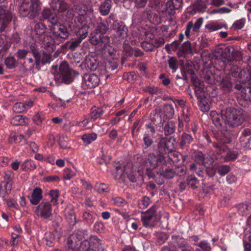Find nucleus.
Returning a JSON list of instances; mask_svg holds the SVG:
<instances>
[{
	"label": "nucleus",
	"instance_id": "f257e3e1",
	"mask_svg": "<svg viewBox=\"0 0 251 251\" xmlns=\"http://www.w3.org/2000/svg\"><path fill=\"white\" fill-rule=\"evenodd\" d=\"M221 112L224 116L225 124L229 127H238L241 126L245 120L243 111L234 107H224L221 110Z\"/></svg>",
	"mask_w": 251,
	"mask_h": 251
},
{
	"label": "nucleus",
	"instance_id": "f03ea898",
	"mask_svg": "<svg viewBox=\"0 0 251 251\" xmlns=\"http://www.w3.org/2000/svg\"><path fill=\"white\" fill-rule=\"evenodd\" d=\"M41 4L39 0H24L19 7L20 14L23 17L29 15L30 18H34L41 10Z\"/></svg>",
	"mask_w": 251,
	"mask_h": 251
},
{
	"label": "nucleus",
	"instance_id": "7ed1b4c3",
	"mask_svg": "<svg viewBox=\"0 0 251 251\" xmlns=\"http://www.w3.org/2000/svg\"><path fill=\"white\" fill-rule=\"evenodd\" d=\"M174 141H175V138L171 136L169 138L162 137L159 138L157 144L156 151L158 154L161 157L160 160H166L165 155L169 154L172 151L175 150Z\"/></svg>",
	"mask_w": 251,
	"mask_h": 251
},
{
	"label": "nucleus",
	"instance_id": "20e7f679",
	"mask_svg": "<svg viewBox=\"0 0 251 251\" xmlns=\"http://www.w3.org/2000/svg\"><path fill=\"white\" fill-rule=\"evenodd\" d=\"M29 51L32 53L33 57L36 60L37 64L41 66L47 63H50L52 60L51 53L53 52L50 50L49 52L43 51L41 53L39 51L38 46L35 43H32L29 46Z\"/></svg>",
	"mask_w": 251,
	"mask_h": 251
},
{
	"label": "nucleus",
	"instance_id": "39448f33",
	"mask_svg": "<svg viewBox=\"0 0 251 251\" xmlns=\"http://www.w3.org/2000/svg\"><path fill=\"white\" fill-rule=\"evenodd\" d=\"M141 221L146 227H153L160 220V217L157 213L156 208L152 206L149 210L142 213Z\"/></svg>",
	"mask_w": 251,
	"mask_h": 251
},
{
	"label": "nucleus",
	"instance_id": "423d86ee",
	"mask_svg": "<svg viewBox=\"0 0 251 251\" xmlns=\"http://www.w3.org/2000/svg\"><path fill=\"white\" fill-rule=\"evenodd\" d=\"M50 29L56 40L63 41L69 36L70 33L68 28L60 23L54 22L50 26Z\"/></svg>",
	"mask_w": 251,
	"mask_h": 251
},
{
	"label": "nucleus",
	"instance_id": "0eeeda50",
	"mask_svg": "<svg viewBox=\"0 0 251 251\" xmlns=\"http://www.w3.org/2000/svg\"><path fill=\"white\" fill-rule=\"evenodd\" d=\"M90 43L94 46H98L100 50H105L109 45L110 38L93 31L90 36Z\"/></svg>",
	"mask_w": 251,
	"mask_h": 251
},
{
	"label": "nucleus",
	"instance_id": "6e6552de",
	"mask_svg": "<svg viewBox=\"0 0 251 251\" xmlns=\"http://www.w3.org/2000/svg\"><path fill=\"white\" fill-rule=\"evenodd\" d=\"M59 76L61 82L66 84H69L73 82V71L71 69L69 63L67 61L62 62L59 68Z\"/></svg>",
	"mask_w": 251,
	"mask_h": 251
},
{
	"label": "nucleus",
	"instance_id": "1a4fd4ad",
	"mask_svg": "<svg viewBox=\"0 0 251 251\" xmlns=\"http://www.w3.org/2000/svg\"><path fill=\"white\" fill-rule=\"evenodd\" d=\"M37 216L44 219H50L52 217V206L49 202H41L35 210Z\"/></svg>",
	"mask_w": 251,
	"mask_h": 251
},
{
	"label": "nucleus",
	"instance_id": "9d476101",
	"mask_svg": "<svg viewBox=\"0 0 251 251\" xmlns=\"http://www.w3.org/2000/svg\"><path fill=\"white\" fill-rule=\"evenodd\" d=\"M111 28L115 31V36L119 40H123L127 36L128 29L123 22L114 21L111 24Z\"/></svg>",
	"mask_w": 251,
	"mask_h": 251
},
{
	"label": "nucleus",
	"instance_id": "9b49d317",
	"mask_svg": "<svg viewBox=\"0 0 251 251\" xmlns=\"http://www.w3.org/2000/svg\"><path fill=\"white\" fill-rule=\"evenodd\" d=\"M214 137L223 144H229L232 141L230 131L226 127L213 132Z\"/></svg>",
	"mask_w": 251,
	"mask_h": 251
},
{
	"label": "nucleus",
	"instance_id": "f8f14e48",
	"mask_svg": "<svg viewBox=\"0 0 251 251\" xmlns=\"http://www.w3.org/2000/svg\"><path fill=\"white\" fill-rule=\"evenodd\" d=\"M161 157L158 154L156 156L154 153L150 152L145 160V167L156 168L158 165L165 164L166 160H160Z\"/></svg>",
	"mask_w": 251,
	"mask_h": 251
},
{
	"label": "nucleus",
	"instance_id": "ddd939ff",
	"mask_svg": "<svg viewBox=\"0 0 251 251\" xmlns=\"http://www.w3.org/2000/svg\"><path fill=\"white\" fill-rule=\"evenodd\" d=\"M83 79L86 85L89 88L96 87L100 82V78L96 74H85L83 76Z\"/></svg>",
	"mask_w": 251,
	"mask_h": 251
},
{
	"label": "nucleus",
	"instance_id": "4468645a",
	"mask_svg": "<svg viewBox=\"0 0 251 251\" xmlns=\"http://www.w3.org/2000/svg\"><path fill=\"white\" fill-rule=\"evenodd\" d=\"M12 20V15L6 12L3 6H0V26L1 30H4Z\"/></svg>",
	"mask_w": 251,
	"mask_h": 251
},
{
	"label": "nucleus",
	"instance_id": "2eb2a0df",
	"mask_svg": "<svg viewBox=\"0 0 251 251\" xmlns=\"http://www.w3.org/2000/svg\"><path fill=\"white\" fill-rule=\"evenodd\" d=\"M34 66L38 71L41 69V66L37 64L36 60H34L32 57L27 58L22 64V72L25 73L31 71L33 70Z\"/></svg>",
	"mask_w": 251,
	"mask_h": 251
},
{
	"label": "nucleus",
	"instance_id": "dca6fc26",
	"mask_svg": "<svg viewBox=\"0 0 251 251\" xmlns=\"http://www.w3.org/2000/svg\"><path fill=\"white\" fill-rule=\"evenodd\" d=\"M187 243L185 240L178 236H173L171 241L169 243L170 247H172L176 251H181L182 249H186Z\"/></svg>",
	"mask_w": 251,
	"mask_h": 251
},
{
	"label": "nucleus",
	"instance_id": "f3484780",
	"mask_svg": "<svg viewBox=\"0 0 251 251\" xmlns=\"http://www.w3.org/2000/svg\"><path fill=\"white\" fill-rule=\"evenodd\" d=\"M210 117L213 123L217 127H222L223 124H225L224 116H223L221 111L218 113L216 111H211Z\"/></svg>",
	"mask_w": 251,
	"mask_h": 251
},
{
	"label": "nucleus",
	"instance_id": "a211bd4d",
	"mask_svg": "<svg viewBox=\"0 0 251 251\" xmlns=\"http://www.w3.org/2000/svg\"><path fill=\"white\" fill-rule=\"evenodd\" d=\"M162 166L159 168L158 174L166 179H172L175 176L174 169L170 167H167V164L165 162L161 164Z\"/></svg>",
	"mask_w": 251,
	"mask_h": 251
},
{
	"label": "nucleus",
	"instance_id": "6ab92c4d",
	"mask_svg": "<svg viewBox=\"0 0 251 251\" xmlns=\"http://www.w3.org/2000/svg\"><path fill=\"white\" fill-rule=\"evenodd\" d=\"M84 65L86 69L87 68L91 71H95L98 68L99 63L94 56L88 54L85 57Z\"/></svg>",
	"mask_w": 251,
	"mask_h": 251
},
{
	"label": "nucleus",
	"instance_id": "aec40b11",
	"mask_svg": "<svg viewBox=\"0 0 251 251\" xmlns=\"http://www.w3.org/2000/svg\"><path fill=\"white\" fill-rule=\"evenodd\" d=\"M83 63L81 61L79 58L77 57H74L71 59V69L75 75H78L79 72L83 70Z\"/></svg>",
	"mask_w": 251,
	"mask_h": 251
},
{
	"label": "nucleus",
	"instance_id": "412c9836",
	"mask_svg": "<svg viewBox=\"0 0 251 251\" xmlns=\"http://www.w3.org/2000/svg\"><path fill=\"white\" fill-rule=\"evenodd\" d=\"M72 2L75 7V10L78 15L84 16L86 14V10L83 8L82 6L79 5V4L83 5L84 7L85 6L87 10L93 11L92 7L90 9L88 6L84 5L83 3L86 2V1L83 0H73Z\"/></svg>",
	"mask_w": 251,
	"mask_h": 251
},
{
	"label": "nucleus",
	"instance_id": "4be33fe9",
	"mask_svg": "<svg viewBox=\"0 0 251 251\" xmlns=\"http://www.w3.org/2000/svg\"><path fill=\"white\" fill-rule=\"evenodd\" d=\"M238 78L242 83L251 81V68H246L241 70Z\"/></svg>",
	"mask_w": 251,
	"mask_h": 251
},
{
	"label": "nucleus",
	"instance_id": "5701e85b",
	"mask_svg": "<svg viewBox=\"0 0 251 251\" xmlns=\"http://www.w3.org/2000/svg\"><path fill=\"white\" fill-rule=\"evenodd\" d=\"M154 142L151 136L148 134H145L143 138L142 148L144 153L148 151L149 149L154 146Z\"/></svg>",
	"mask_w": 251,
	"mask_h": 251
},
{
	"label": "nucleus",
	"instance_id": "b1692460",
	"mask_svg": "<svg viewBox=\"0 0 251 251\" xmlns=\"http://www.w3.org/2000/svg\"><path fill=\"white\" fill-rule=\"evenodd\" d=\"M192 52L191 44L189 41L185 42L179 48L177 55L179 57H184L188 53Z\"/></svg>",
	"mask_w": 251,
	"mask_h": 251
},
{
	"label": "nucleus",
	"instance_id": "393cba45",
	"mask_svg": "<svg viewBox=\"0 0 251 251\" xmlns=\"http://www.w3.org/2000/svg\"><path fill=\"white\" fill-rule=\"evenodd\" d=\"M163 111L161 106H157L151 114V121L156 124L161 123L162 120Z\"/></svg>",
	"mask_w": 251,
	"mask_h": 251
},
{
	"label": "nucleus",
	"instance_id": "a878e982",
	"mask_svg": "<svg viewBox=\"0 0 251 251\" xmlns=\"http://www.w3.org/2000/svg\"><path fill=\"white\" fill-rule=\"evenodd\" d=\"M42 199V191L40 188H35L30 199V202L34 205L37 204Z\"/></svg>",
	"mask_w": 251,
	"mask_h": 251
},
{
	"label": "nucleus",
	"instance_id": "bb28decb",
	"mask_svg": "<svg viewBox=\"0 0 251 251\" xmlns=\"http://www.w3.org/2000/svg\"><path fill=\"white\" fill-rule=\"evenodd\" d=\"M233 46H229L225 48H220L215 52L219 55L222 59H226L228 61L231 51L233 50Z\"/></svg>",
	"mask_w": 251,
	"mask_h": 251
},
{
	"label": "nucleus",
	"instance_id": "cd10ccee",
	"mask_svg": "<svg viewBox=\"0 0 251 251\" xmlns=\"http://www.w3.org/2000/svg\"><path fill=\"white\" fill-rule=\"evenodd\" d=\"M220 87L225 93H228L232 90V84L229 78H223L220 83Z\"/></svg>",
	"mask_w": 251,
	"mask_h": 251
},
{
	"label": "nucleus",
	"instance_id": "c85d7f7f",
	"mask_svg": "<svg viewBox=\"0 0 251 251\" xmlns=\"http://www.w3.org/2000/svg\"><path fill=\"white\" fill-rule=\"evenodd\" d=\"M111 3V0H105L101 3L99 7V11L101 15L106 16L109 13L112 6Z\"/></svg>",
	"mask_w": 251,
	"mask_h": 251
},
{
	"label": "nucleus",
	"instance_id": "c756f323",
	"mask_svg": "<svg viewBox=\"0 0 251 251\" xmlns=\"http://www.w3.org/2000/svg\"><path fill=\"white\" fill-rule=\"evenodd\" d=\"M76 236H70L68 238L66 248L70 250L79 251V242L76 240Z\"/></svg>",
	"mask_w": 251,
	"mask_h": 251
},
{
	"label": "nucleus",
	"instance_id": "7c9ffc66",
	"mask_svg": "<svg viewBox=\"0 0 251 251\" xmlns=\"http://www.w3.org/2000/svg\"><path fill=\"white\" fill-rule=\"evenodd\" d=\"M118 64L114 61H109L106 62L105 65V71L109 75L107 76L108 77L110 75H112L117 72Z\"/></svg>",
	"mask_w": 251,
	"mask_h": 251
},
{
	"label": "nucleus",
	"instance_id": "2f4dec72",
	"mask_svg": "<svg viewBox=\"0 0 251 251\" xmlns=\"http://www.w3.org/2000/svg\"><path fill=\"white\" fill-rule=\"evenodd\" d=\"M90 245L95 251H104V250L101 246L100 240L97 236H93L91 237Z\"/></svg>",
	"mask_w": 251,
	"mask_h": 251
},
{
	"label": "nucleus",
	"instance_id": "473e14b6",
	"mask_svg": "<svg viewBox=\"0 0 251 251\" xmlns=\"http://www.w3.org/2000/svg\"><path fill=\"white\" fill-rule=\"evenodd\" d=\"M41 17L44 19H49L52 24L56 22V16L49 8H45L42 11Z\"/></svg>",
	"mask_w": 251,
	"mask_h": 251
},
{
	"label": "nucleus",
	"instance_id": "72a5a7b5",
	"mask_svg": "<svg viewBox=\"0 0 251 251\" xmlns=\"http://www.w3.org/2000/svg\"><path fill=\"white\" fill-rule=\"evenodd\" d=\"M14 178V174L11 171H7L5 172L4 176V186H8V189L12 187L13 184V179Z\"/></svg>",
	"mask_w": 251,
	"mask_h": 251
},
{
	"label": "nucleus",
	"instance_id": "f704fd0d",
	"mask_svg": "<svg viewBox=\"0 0 251 251\" xmlns=\"http://www.w3.org/2000/svg\"><path fill=\"white\" fill-rule=\"evenodd\" d=\"M82 41L78 37L73 38L65 43V46L71 51H75L76 48L80 46Z\"/></svg>",
	"mask_w": 251,
	"mask_h": 251
},
{
	"label": "nucleus",
	"instance_id": "c9c22d12",
	"mask_svg": "<svg viewBox=\"0 0 251 251\" xmlns=\"http://www.w3.org/2000/svg\"><path fill=\"white\" fill-rule=\"evenodd\" d=\"M176 124L173 121H170L166 123L163 127L165 136H169L173 134L176 131Z\"/></svg>",
	"mask_w": 251,
	"mask_h": 251
},
{
	"label": "nucleus",
	"instance_id": "e433bc0d",
	"mask_svg": "<svg viewBox=\"0 0 251 251\" xmlns=\"http://www.w3.org/2000/svg\"><path fill=\"white\" fill-rule=\"evenodd\" d=\"M233 51H231L228 61H240L242 59V54L240 50L234 46L233 47Z\"/></svg>",
	"mask_w": 251,
	"mask_h": 251
},
{
	"label": "nucleus",
	"instance_id": "4c0bfd02",
	"mask_svg": "<svg viewBox=\"0 0 251 251\" xmlns=\"http://www.w3.org/2000/svg\"><path fill=\"white\" fill-rule=\"evenodd\" d=\"M186 183L188 186L195 189L198 187L199 180L194 175H190L186 178Z\"/></svg>",
	"mask_w": 251,
	"mask_h": 251
},
{
	"label": "nucleus",
	"instance_id": "58836bf2",
	"mask_svg": "<svg viewBox=\"0 0 251 251\" xmlns=\"http://www.w3.org/2000/svg\"><path fill=\"white\" fill-rule=\"evenodd\" d=\"M194 157L195 162L199 165L205 166L206 164L208 163L205 157V154H204L201 151H198L196 152L195 153Z\"/></svg>",
	"mask_w": 251,
	"mask_h": 251
},
{
	"label": "nucleus",
	"instance_id": "ea45409f",
	"mask_svg": "<svg viewBox=\"0 0 251 251\" xmlns=\"http://www.w3.org/2000/svg\"><path fill=\"white\" fill-rule=\"evenodd\" d=\"M193 141V137L188 134L183 132L180 137V145L181 147L191 144Z\"/></svg>",
	"mask_w": 251,
	"mask_h": 251
},
{
	"label": "nucleus",
	"instance_id": "a19ab883",
	"mask_svg": "<svg viewBox=\"0 0 251 251\" xmlns=\"http://www.w3.org/2000/svg\"><path fill=\"white\" fill-rule=\"evenodd\" d=\"M34 30L37 35L41 36L47 32V27L44 23L39 22L35 25Z\"/></svg>",
	"mask_w": 251,
	"mask_h": 251
},
{
	"label": "nucleus",
	"instance_id": "79ce46f5",
	"mask_svg": "<svg viewBox=\"0 0 251 251\" xmlns=\"http://www.w3.org/2000/svg\"><path fill=\"white\" fill-rule=\"evenodd\" d=\"M4 63L9 69L15 68L18 65V61L13 56L8 57L5 59Z\"/></svg>",
	"mask_w": 251,
	"mask_h": 251
},
{
	"label": "nucleus",
	"instance_id": "37998d69",
	"mask_svg": "<svg viewBox=\"0 0 251 251\" xmlns=\"http://www.w3.org/2000/svg\"><path fill=\"white\" fill-rule=\"evenodd\" d=\"M42 42L46 48H50L51 50L50 51H53V47L54 43V38L49 35H45L43 38Z\"/></svg>",
	"mask_w": 251,
	"mask_h": 251
},
{
	"label": "nucleus",
	"instance_id": "c03bdc74",
	"mask_svg": "<svg viewBox=\"0 0 251 251\" xmlns=\"http://www.w3.org/2000/svg\"><path fill=\"white\" fill-rule=\"evenodd\" d=\"M163 111L165 116L167 118H172L175 113L174 105L172 104H165L163 107Z\"/></svg>",
	"mask_w": 251,
	"mask_h": 251
},
{
	"label": "nucleus",
	"instance_id": "a18cd8bd",
	"mask_svg": "<svg viewBox=\"0 0 251 251\" xmlns=\"http://www.w3.org/2000/svg\"><path fill=\"white\" fill-rule=\"evenodd\" d=\"M193 6L195 9L201 13H203L207 8L205 2L203 0H196Z\"/></svg>",
	"mask_w": 251,
	"mask_h": 251
},
{
	"label": "nucleus",
	"instance_id": "49530a36",
	"mask_svg": "<svg viewBox=\"0 0 251 251\" xmlns=\"http://www.w3.org/2000/svg\"><path fill=\"white\" fill-rule=\"evenodd\" d=\"M169 59L168 60L169 67L172 70V72H175L178 68V61L175 57L169 56Z\"/></svg>",
	"mask_w": 251,
	"mask_h": 251
},
{
	"label": "nucleus",
	"instance_id": "de8ad7c7",
	"mask_svg": "<svg viewBox=\"0 0 251 251\" xmlns=\"http://www.w3.org/2000/svg\"><path fill=\"white\" fill-rule=\"evenodd\" d=\"M97 138V135L95 133L84 134L81 137L82 140L86 145L96 140Z\"/></svg>",
	"mask_w": 251,
	"mask_h": 251
},
{
	"label": "nucleus",
	"instance_id": "09e8293b",
	"mask_svg": "<svg viewBox=\"0 0 251 251\" xmlns=\"http://www.w3.org/2000/svg\"><path fill=\"white\" fill-rule=\"evenodd\" d=\"M141 46L147 52H151L153 50L154 48H155L153 40H151V41H144L141 43Z\"/></svg>",
	"mask_w": 251,
	"mask_h": 251
},
{
	"label": "nucleus",
	"instance_id": "8fccbe9b",
	"mask_svg": "<svg viewBox=\"0 0 251 251\" xmlns=\"http://www.w3.org/2000/svg\"><path fill=\"white\" fill-rule=\"evenodd\" d=\"M104 113V111L100 108L94 107L91 110L90 117L91 119L95 120L101 117Z\"/></svg>",
	"mask_w": 251,
	"mask_h": 251
},
{
	"label": "nucleus",
	"instance_id": "3c124183",
	"mask_svg": "<svg viewBox=\"0 0 251 251\" xmlns=\"http://www.w3.org/2000/svg\"><path fill=\"white\" fill-rule=\"evenodd\" d=\"M205 27L207 29L209 32H212L220 29L223 27L226 28L227 26L226 25H222L217 23H211L206 25Z\"/></svg>",
	"mask_w": 251,
	"mask_h": 251
},
{
	"label": "nucleus",
	"instance_id": "603ef678",
	"mask_svg": "<svg viewBox=\"0 0 251 251\" xmlns=\"http://www.w3.org/2000/svg\"><path fill=\"white\" fill-rule=\"evenodd\" d=\"M27 118L23 115H16L11 120V123L14 126L22 125L25 123V120Z\"/></svg>",
	"mask_w": 251,
	"mask_h": 251
},
{
	"label": "nucleus",
	"instance_id": "864d4df0",
	"mask_svg": "<svg viewBox=\"0 0 251 251\" xmlns=\"http://www.w3.org/2000/svg\"><path fill=\"white\" fill-rule=\"evenodd\" d=\"M66 218L68 223L71 225H75L76 223L75 213L73 209H70L66 214Z\"/></svg>",
	"mask_w": 251,
	"mask_h": 251
},
{
	"label": "nucleus",
	"instance_id": "5fc2aeb1",
	"mask_svg": "<svg viewBox=\"0 0 251 251\" xmlns=\"http://www.w3.org/2000/svg\"><path fill=\"white\" fill-rule=\"evenodd\" d=\"M108 30V27L104 23H100L95 30L93 31L100 35H103Z\"/></svg>",
	"mask_w": 251,
	"mask_h": 251
},
{
	"label": "nucleus",
	"instance_id": "6e6d98bb",
	"mask_svg": "<svg viewBox=\"0 0 251 251\" xmlns=\"http://www.w3.org/2000/svg\"><path fill=\"white\" fill-rule=\"evenodd\" d=\"M195 93L199 100H203L205 98L204 86L195 88Z\"/></svg>",
	"mask_w": 251,
	"mask_h": 251
},
{
	"label": "nucleus",
	"instance_id": "4d7b16f0",
	"mask_svg": "<svg viewBox=\"0 0 251 251\" xmlns=\"http://www.w3.org/2000/svg\"><path fill=\"white\" fill-rule=\"evenodd\" d=\"M203 78L204 81L208 84H212L215 81V76L210 70L206 71L204 74Z\"/></svg>",
	"mask_w": 251,
	"mask_h": 251
},
{
	"label": "nucleus",
	"instance_id": "13d9d810",
	"mask_svg": "<svg viewBox=\"0 0 251 251\" xmlns=\"http://www.w3.org/2000/svg\"><path fill=\"white\" fill-rule=\"evenodd\" d=\"M241 96L245 100L251 102V87L248 86L245 87Z\"/></svg>",
	"mask_w": 251,
	"mask_h": 251
},
{
	"label": "nucleus",
	"instance_id": "bf43d9fd",
	"mask_svg": "<svg viewBox=\"0 0 251 251\" xmlns=\"http://www.w3.org/2000/svg\"><path fill=\"white\" fill-rule=\"evenodd\" d=\"M217 173L221 176H225L230 171V168L228 165H222L217 168Z\"/></svg>",
	"mask_w": 251,
	"mask_h": 251
},
{
	"label": "nucleus",
	"instance_id": "052dcab7",
	"mask_svg": "<svg viewBox=\"0 0 251 251\" xmlns=\"http://www.w3.org/2000/svg\"><path fill=\"white\" fill-rule=\"evenodd\" d=\"M144 91L151 95H158L162 93V90L157 87H147Z\"/></svg>",
	"mask_w": 251,
	"mask_h": 251
},
{
	"label": "nucleus",
	"instance_id": "680f3d73",
	"mask_svg": "<svg viewBox=\"0 0 251 251\" xmlns=\"http://www.w3.org/2000/svg\"><path fill=\"white\" fill-rule=\"evenodd\" d=\"M239 143L242 147L248 150H251V137L248 139V141H246L244 137H240Z\"/></svg>",
	"mask_w": 251,
	"mask_h": 251
},
{
	"label": "nucleus",
	"instance_id": "e2e57ef3",
	"mask_svg": "<svg viewBox=\"0 0 251 251\" xmlns=\"http://www.w3.org/2000/svg\"><path fill=\"white\" fill-rule=\"evenodd\" d=\"M134 49L128 43L124 42L123 44V50L126 55L130 57L133 56Z\"/></svg>",
	"mask_w": 251,
	"mask_h": 251
},
{
	"label": "nucleus",
	"instance_id": "0e129e2a",
	"mask_svg": "<svg viewBox=\"0 0 251 251\" xmlns=\"http://www.w3.org/2000/svg\"><path fill=\"white\" fill-rule=\"evenodd\" d=\"M7 187L8 186L4 185V190H3L2 186L1 185H0V197L4 201L6 200L7 194L11 192L12 189V187H10L8 189Z\"/></svg>",
	"mask_w": 251,
	"mask_h": 251
},
{
	"label": "nucleus",
	"instance_id": "69168bd1",
	"mask_svg": "<svg viewBox=\"0 0 251 251\" xmlns=\"http://www.w3.org/2000/svg\"><path fill=\"white\" fill-rule=\"evenodd\" d=\"M25 104L22 102H17L13 106V110L15 113H21L25 111Z\"/></svg>",
	"mask_w": 251,
	"mask_h": 251
},
{
	"label": "nucleus",
	"instance_id": "338daca9",
	"mask_svg": "<svg viewBox=\"0 0 251 251\" xmlns=\"http://www.w3.org/2000/svg\"><path fill=\"white\" fill-rule=\"evenodd\" d=\"M23 169L34 170L36 166L34 163L31 160L25 161L21 166Z\"/></svg>",
	"mask_w": 251,
	"mask_h": 251
},
{
	"label": "nucleus",
	"instance_id": "774afa93",
	"mask_svg": "<svg viewBox=\"0 0 251 251\" xmlns=\"http://www.w3.org/2000/svg\"><path fill=\"white\" fill-rule=\"evenodd\" d=\"M79 251H85V250L90 249V241H88L87 240H84L83 241L79 242Z\"/></svg>",
	"mask_w": 251,
	"mask_h": 251
}]
</instances>
